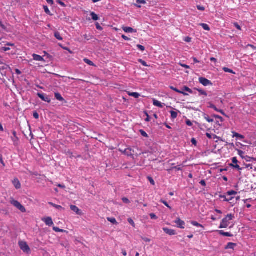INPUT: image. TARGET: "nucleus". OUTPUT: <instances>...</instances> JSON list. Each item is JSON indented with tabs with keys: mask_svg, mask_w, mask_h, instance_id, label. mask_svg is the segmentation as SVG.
<instances>
[{
	"mask_svg": "<svg viewBox=\"0 0 256 256\" xmlns=\"http://www.w3.org/2000/svg\"><path fill=\"white\" fill-rule=\"evenodd\" d=\"M234 215L232 214H228L224 218L219 226L220 228H226L230 224V221L234 218Z\"/></svg>",
	"mask_w": 256,
	"mask_h": 256,
	"instance_id": "f257e3e1",
	"label": "nucleus"
},
{
	"mask_svg": "<svg viewBox=\"0 0 256 256\" xmlns=\"http://www.w3.org/2000/svg\"><path fill=\"white\" fill-rule=\"evenodd\" d=\"M11 71L12 69L8 65L0 62V73L2 76H6L8 72Z\"/></svg>",
	"mask_w": 256,
	"mask_h": 256,
	"instance_id": "f03ea898",
	"label": "nucleus"
},
{
	"mask_svg": "<svg viewBox=\"0 0 256 256\" xmlns=\"http://www.w3.org/2000/svg\"><path fill=\"white\" fill-rule=\"evenodd\" d=\"M10 202L12 204L18 209L22 212H26V209L25 208L22 206L18 201L12 198L10 200Z\"/></svg>",
	"mask_w": 256,
	"mask_h": 256,
	"instance_id": "7ed1b4c3",
	"label": "nucleus"
},
{
	"mask_svg": "<svg viewBox=\"0 0 256 256\" xmlns=\"http://www.w3.org/2000/svg\"><path fill=\"white\" fill-rule=\"evenodd\" d=\"M232 164H230V166L233 168H236L238 170H242V168L238 165L237 164L238 162V160L236 157L232 158Z\"/></svg>",
	"mask_w": 256,
	"mask_h": 256,
	"instance_id": "20e7f679",
	"label": "nucleus"
},
{
	"mask_svg": "<svg viewBox=\"0 0 256 256\" xmlns=\"http://www.w3.org/2000/svg\"><path fill=\"white\" fill-rule=\"evenodd\" d=\"M19 245L21 250L24 252H30V248L27 244L24 242H19Z\"/></svg>",
	"mask_w": 256,
	"mask_h": 256,
	"instance_id": "39448f33",
	"label": "nucleus"
},
{
	"mask_svg": "<svg viewBox=\"0 0 256 256\" xmlns=\"http://www.w3.org/2000/svg\"><path fill=\"white\" fill-rule=\"evenodd\" d=\"M199 82L202 84L204 86H212V82L208 80L203 78L200 77L199 78Z\"/></svg>",
	"mask_w": 256,
	"mask_h": 256,
	"instance_id": "423d86ee",
	"label": "nucleus"
},
{
	"mask_svg": "<svg viewBox=\"0 0 256 256\" xmlns=\"http://www.w3.org/2000/svg\"><path fill=\"white\" fill-rule=\"evenodd\" d=\"M42 220L48 226H51L54 225V222L51 217L47 216L43 218H42Z\"/></svg>",
	"mask_w": 256,
	"mask_h": 256,
	"instance_id": "0eeeda50",
	"label": "nucleus"
},
{
	"mask_svg": "<svg viewBox=\"0 0 256 256\" xmlns=\"http://www.w3.org/2000/svg\"><path fill=\"white\" fill-rule=\"evenodd\" d=\"M38 96L44 102L49 103L51 101L50 98L44 94L38 93Z\"/></svg>",
	"mask_w": 256,
	"mask_h": 256,
	"instance_id": "6e6552de",
	"label": "nucleus"
},
{
	"mask_svg": "<svg viewBox=\"0 0 256 256\" xmlns=\"http://www.w3.org/2000/svg\"><path fill=\"white\" fill-rule=\"evenodd\" d=\"M174 222L176 224L177 226L180 228H184L185 222L184 221L180 220V218H178Z\"/></svg>",
	"mask_w": 256,
	"mask_h": 256,
	"instance_id": "1a4fd4ad",
	"label": "nucleus"
},
{
	"mask_svg": "<svg viewBox=\"0 0 256 256\" xmlns=\"http://www.w3.org/2000/svg\"><path fill=\"white\" fill-rule=\"evenodd\" d=\"M163 230L168 234L170 236H174L176 234V232L174 230L170 229L168 228H164Z\"/></svg>",
	"mask_w": 256,
	"mask_h": 256,
	"instance_id": "9d476101",
	"label": "nucleus"
},
{
	"mask_svg": "<svg viewBox=\"0 0 256 256\" xmlns=\"http://www.w3.org/2000/svg\"><path fill=\"white\" fill-rule=\"evenodd\" d=\"M12 183L16 189H20L21 188V184L17 178H16L12 180Z\"/></svg>",
	"mask_w": 256,
	"mask_h": 256,
	"instance_id": "9b49d317",
	"label": "nucleus"
},
{
	"mask_svg": "<svg viewBox=\"0 0 256 256\" xmlns=\"http://www.w3.org/2000/svg\"><path fill=\"white\" fill-rule=\"evenodd\" d=\"M70 209L74 211L76 213V214L78 215H82V211L76 206L72 205L70 206Z\"/></svg>",
	"mask_w": 256,
	"mask_h": 256,
	"instance_id": "f8f14e48",
	"label": "nucleus"
},
{
	"mask_svg": "<svg viewBox=\"0 0 256 256\" xmlns=\"http://www.w3.org/2000/svg\"><path fill=\"white\" fill-rule=\"evenodd\" d=\"M125 155L128 156H132L134 155V151L131 148H128L124 150L122 152Z\"/></svg>",
	"mask_w": 256,
	"mask_h": 256,
	"instance_id": "ddd939ff",
	"label": "nucleus"
},
{
	"mask_svg": "<svg viewBox=\"0 0 256 256\" xmlns=\"http://www.w3.org/2000/svg\"><path fill=\"white\" fill-rule=\"evenodd\" d=\"M152 101H153V104L154 106H158L160 108H162L165 105L164 104H162L161 102H159L158 100L156 99H153Z\"/></svg>",
	"mask_w": 256,
	"mask_h": 256,
	"instance_id": "4468645a",
	"label": "nucleus"
},
{
	"mask_svg": "<svg viewBox=\"0 0 256 256\" xmlns=\"http://www.w3.org/2000/svg\"><path fill=\"white\" fill-rule=\"evenodd\" d=\"M32 58H33V59L36 61L44 62V58L42 56H39L38 54H33Z\"/></svg>",
	"mask_w": 256,
	"mask_h": 256,
	"instance_id": "2eb2a0df",
	"label": "nucleus"
},
{
	"mask_svg": "<svg viewBox=\"0 0 256 256\" xmlns=\"http://www.w3.org/2000/svg\"><path fill=\"white\" fill-rule=\"evenodd\" d=\"M122 30L124 32L127 33L136 32V30L133 29L130 27H123Z\"/></svg>",
	"mask_w": 256,
	"mask_h": 256,
	"instance_id": "dca6fc26",
	"label": "nucleus"
},
{
	"mask_svg": "<svg viewBox=\"0 0 256 256\" xmlns=\"http://www.w3.org/2000/svg\"><path fill=\"white\" fill-rule=\"evenodd\" d=\"M232 134H233L232 137L233 138H236L240 140H242L244 138V136L236 132H232Z\"/></svg>",
	"mask_w": 256,
	"mask_h": 256,
	"instance_id": "f3484780",
	"label": "nucleus"
},
{
	"mask_svg": "<svg viewBox=\"0 0 256 256\" xmlns=\"http://www.w3.org/2000/svg\"><path fill=\"white\" fill-rule=\"evenodd\" d=\"M218 233L220 235L223 236H229V237H230V236H232V234H231L230 233L228 232H224L223 230H218Z\"/></svg>",
	"mask_w": 256,
	"mask_h": 256,
	"instance_id": "a211bd4d",
	"label": "nucleus"
},
{
	"mask_svg": "<svg viewBox=\"0 0 256 256\" xmlns=\"http://www.w3.org/2000/svg\"><path fill=\"white\" fill-rule=\"evenodd\" d=\"M236 246V244L232 242H228L225 248L226 250L232 249L234 250V247Z\"/></svg>",
	"mask_w": 256,
	"mask_h": 256,
	"instance_id": "6ab92c4d",
	"label": "nucleus"
},
{
	"mask_svg": "<svg viewBox=\"0 0 256 256\" xmlns=\"http://www.w3.org/2000/svg\"><path fill=\"white\" fill-rule=\"evenodd\" d=\"M170 88L171 90H174V91H175V92H177L178 93L182 94H184V96H188V95L186 93L178 89H177L176 88H174V87L172 86H170Z\"/></svg>",
	"mask_w": 256,
	"mask_h": 256,
	"instance_id": "aec40b11",
	"label": "nucleus"
},
{
	"mask_svg": "<svg viewBox=\"0 0 256 256\" xmlns=\"http://www.w3.org/2000/svg\"><path fill=\"white\" fill-rule=\"evenodd\" d=\"M128 96H133L136 98H138L140 96V94L138 93L135 92H128Z\"/></svg>",
	"mask_w": 256,
	"mask_h": 256,
	"instance_id": "412c9836",
	"label": "nucleus"
},
{
	"mask_svg": "<svg viewBox=\"0 0 256 256\" xmlns=\"http://www.w3.org/2000/svg\"><path fill=\"white\" fill-rule=\"evenodd\" d=\"M55 98H56L60 102H62L64 100V98L62 97V96L60 95V94L58 92H56L54 94Z\"/></svg>",
	"mask_w": 256,
	"mask_h": 256,
	"instance_id": "4be33fe9",
	"label": "nucleus"
},
{
	"mask_svg": "<svg viewBox=\"0 0 256 256\" xmlns=\"http://www.w3.org/2000/svg\"><path fill=\"white\" fill-rule=\"evenodd\" d=\"M48 204L60 210H62L64 209L62 206L56 204L52 202H49Z\"/></svg>",
	"mask_w": 256,
	"mask_h": 256,
	"instance_id": "5701e85b",
	"label": "nucleus"
},
{
	"mask_svg": "<svg viewBox=\"0 0 256 256\" xmlns=\"http://www.w3.org/2000/svg\"><path fill=\"white\" fill-rule=\"evenodd\" d=\"M190 224H191L192 226H196V227H198V228H204V226H203L202 224H200L198 223V222H196V221H191V222H190Z\"/></svg>",
	"mask_w": 256,
	"mask_h": 256,
	"instance_id": "b1692460",
	"label": "nucleus"
},
{
	"mask_svg": "<svg viewBox=\"0 0 256 256\" xmlns=\"http://www.w3.org/2000/svg\"><path fill=\"white\" fill-rule=\"evenodd\" d=\"M199 25L201 26H202V28L206 30H208V31H209L210 30V26H208V24H204V23H201V24H200Z\"/></svg>",
	"mask_w": 256,
	"mask_h": 256,
	"instance_id": "393cba45",
	"label": "nucleus"
},
{
	"mask_svg": "<svg viewBox=\"0 0 256 256\" xmlns=\"http://www.w3.org/2000/svg\"><path fill=\"white\" fill-rule=\"evenodd\" d=\"M52 228H53V230L56 232H61L68 233V232L66 230L60 229L58 227L54 226Z\"/></svg>",
	"mask_w": 256,
	"mask_h": 256,
	"instance_id": "a878e982",
	"label": "nucleus"
},
{
	"mask_svg": "<svg viewBox=\"0 0 256 256\" xmlns=\"http://www.w3.org/2000/svg\"><path fill=\"white\" fill-rule=\"evenodd\" d=\"M90 14L93 20H98L99 19L98 16L94 12H90Z\"/></svg>",
	"mask_w": 256,
	"mask_h": 256,
	"instance_id": "bb28decb",
	"label": "nucleus"
},
{
	"mask_svg": "<svg viewBox=\"0 0 256 256\" xmlns=\"http://www.w3.org/2000/svg\"><path fill=\"white\" fill-rule=\"evenodd\" d=\"M238 194V192L236 191L231 190H229L226 192V194L229 196H232L233 195H236Z\"/></svg>",
	"mask_w": 256,
	"mask_h": 256,
	"instance_id": "cd10ccee",
	"label": "nucleus"
},
{
	"mask_svg": "<svg viewBox=\"0 0 256 256\" xmlns=\"http://www.w3.org/2000/svg\"><path fill=\"white\" fill-rule=\"evenodd\" d=\"M107 219L108 222H110L111 223H112L113 224H118L116 220L114 218H108Z\"/></svg>",
	"mask_w": 256,
	"mask_h": 256,
	"instance_id": "c85d7f7f",
	"label": "nucleus"
},
{
	"mask_svg": "<svg viewBox=\"0 0 256 256\" xmlns=\"http://www.w3.org/2000/svg\"><path fill=\"white\" fill-rule=\"evenodd\" d=\"M84 61L90 66H94V62L88 58H84Z\"/></svg>",
	"mask_w": 256,
	"mask_h": 256,
	"instance_id": "c756f323",
	"label": "nucleus"
},
{
	"mask_svg": "<svg viewBox=\"0 0 256 256\" xmlns=\"http://www.w3.org/2000/svg\"><path fill=\"white\" fill-rule=\"evenodd\" d=\"M222 70L226 72H228V73H230V74H235V72L232 70L228 68L224 67V68H223Z\"/></svg>",
	"mask_w": 256,
	"mask_h": 256,
	"instance_id": "7c9ffc66",
	"label": "nucleus"
},
{
	"mask_svg": "<svg viewBox=\"0 0 256 256\" xmlns=\"http://www.w3.org/2000/svg\"><path fill=\"white\" fill-rule=\"evenodd\" d=\"M170 113L171 114V118H172L175 119V118H177V116H178V112H176L170 111Z\"/></svg>",
	"mask_w": 256,
	"mask_h": 256,
	"instance_id": "2f4dec72",
	"label": "nucleus"
},
{
	"mask_svg": "<svg viewBox=\"0 0 256 256\" xmlns=\"http://www.w3.org/2000/svg\"><path fill=\"white\" fill-rule=\"evenodd\" d=\"M54 36L55 38L60 40H62V38L61 36L60 32H56L54 33Z\"/></svg>",
	"mask_w": 256,
	"mask_h": 256,
	"instance_id": "473e14b6",
	"label": "nucleus"
},
{
	"mask_svg": "<svg viewBox=\"0 0 256 256\" xmlns=\"http://www.w3.org/2000/svg\"><path fill=\"white\" fill-rule=\"evenodd\" d=\"M140 132L141 134V135L142 136H143L144 137H145V138H148V134H147V133L144 132V130H140Z\"/></svg>",
	"mask_w": 256,
	"mask_h": 256,
	"instance_id": "72a5a7b5",
	"label": "nucleus"
},
{
	"mask_svg": "<svg viewBox=\"0 0 256 256\" xmlns=\"http://www.w3.org/2000/svg\"><path fill=\"white\" fill-rule=\"evenodd\" d=\"M128 222L132 226V227L134 228L136 226L135 223L134 221L131 218H128Z\"/></svg>",
	"mask_w": 256,
	"mask_h": 256,
	"instance_id": "f704fd0d",
	"label": "nucleus"
},
{
	"mask_svg": "<svg viewBox=\"0 0 256 256\" xmlns=\"http://www.w3.org/2000/svg\"><path fill=\"white\" fill-rule=\"evenodd\" d=\"M204 118L208 122H214V120L210 118L208 116H204Z\"/></svg>",
	"mask_w": 256,
	"mask_h": 256,
	"instance_id": "c9c22d12",
	"label": "nucleus"
},
{
	"mask_svg": "<svg viewBox=\"0 0 256 256\" xmlns=\"http://www.w3.org/2000/svg\"><path fill=\"white\" fill-rule=\"evenodd\" d=\"M44 12L46 14H49V15H50V10H49L48 7L46 6H44Z\"/></svg>",
	"mask_w": 256,
	"mask_h": 256,
	"instance_id": "e433bc0d",
	"label": "nucleus"
},
{
	"mask_svg": "<svg viewBox=\"0 0 256 256\" xmlns=\"http://www.w3.org/2000/svg\"><path fill=\"white\" fill-rule=\"evenodd\" d=\"M219 198H220L223 199V202H228V198L226 196V195H222L220 194L219 196Z\"/></svg>",
	"mask_w": 256,
	"mask_h": 256,
	"instance_id": "4c0bfd02",
	"label": "nucleus"
},
{
	"mask_svg": "<svg viewBox=\"0 0 256 256\" xmlns=\"http://www.w3.org/2000/svg\"><path fill=\"white\" fill-rule=\"evenodd\" d=\"M160 202L164 204L166 207L169 208L170 210L172 209V208L169 206V204H168V203L166 201H165L164 200H161Z\"/></svg>",
	"mask_w": 256,
	"mask_h": 256,
	"instance_id": "58836bf2",
	"label": "nucleus"
},
{
	"mask_svg": "<svg viewBox=\"0 0 256 256\" xmlns=\"http://www.w3.org/2000/svg\"><path fill=\"white\" fill-rule=\"evenodd\" d=\"M197 90L200 93V94L204 95L205 96H207L206 92L202 90V89H198Z\"/></svg>",
	"mask_w": 256,
	"mask_h": 256,
	"instance_id": "ea45409f",
	"label": "nucleus"
},
{
	"mask_svg": "<svg viewBox=\"0 0 256 256\" xmlns=\"http://www.w3.org/2000/svg\"><path fill=\"white\" fill-rule=\"evenodd\" d=\"M184 90L185 91H186V92H189L190 94H192V90L190 88H189L187 87V86H184Z\"/></svg>",
	"mask_w": 256,
	"mask_h": 256,
	"instance_id": "a19ab883",
	"label": "nucleus"
},
{
	"mask_svg": "<svg viewBox=\"0 0 256 256\" xmlns=\"http://www.w3.org/2000/svg\"><path fill=\"white\" fill-rule=\"evenodd\" d=\"M151 219L156 220L158 218V216L154 213H152L150 214Z\"/></svg>",
	"mask_w": 256,
	"mask_h": 256,
	"instance_id": "79ce46f5",
	"label": "nucleus"
},
{
	"mask_svg": "<svg viewBox=\"0 0 256 256\" xmlns=\"http://www.w3.org/2000/svg\"><path fill=\"white\" fill-rule=\"evenodd\" d=\"M137 48L140 50L141 51L143 52L144 50H145V48L144 46H142V45H140V44H138L137 45Z\"/></svg>",
	"mask_w": 256,
	"mask_h": 256,
	"instance_id": "37998d69",
	"label": "nucleus"
},
{
	"mask_svg": "<svg viewBox=\"0 0 256 256\" xmlns=\"http://www.w3.org/2000/svg\"><path fill=\"white\" fill-rule=\"evenodd\" d=\"M122 200L123 202L126 204H130V200L126 198H122Z\"/></svg>",
	"mask_w": 256,
	"mask_h": 256,
	"instance_id": "c03bdc74",
	"label": "nucleus"
},
{
	"mask_svg": "<svg viewBox=\"0 0 256 256\" xmlns=\"http://www.w3.org/2000/svg\"><path fill=\"white\" fill-rule=\"evenodd\" d=\"M96 28L100 30H102V28L98 22L96 24Z\"/></svg>",
	"mask_w": 256,
	"mask_h": 256,
	"instance_id": "a18cd8bd",
	"label": "nucleus"
},
{
	"mask_svg": "<svg viewBox=\"0 0 256 256\" xmlns=\"http://www.w3.org/2000/svg\"><path fill=\"white\" fill-rule=\"evenodd\" d=\"M184 40L187 42H190L192 41V38L189 36H187L184 38Z\"/></svg>",
	"mask_w": 256,
	"mask_h": 256,
	"instance_id": "49530a36",
	"label": "nucleus"
},
{
	"mask_svg": "<svg viewBox=\"0 0 256 256\" xmlns=\"http://www.w3.org/2000/svg\"><path fill=\"white\" fill-rule=\"evenodd\" d=\"M186 124L187 126H192V122L189 120H186Z\"/></svg>",
	"mask_w": 256,
	"mask_h": 256,
	"instance_id": "de8ad7c7",
	"label": "nucleus"
},
{
	"mask_svg": "<svg viewBox=\"0 0 256 256\" xmlns=\"http://www.w3.org/2000/svg\"><path fill=\"white\" fill-rule=\"evenodd\" d=\"M136 2L138 4H146V1H145L144 0H137Z\"/></svg>",
	"mask_w": 256,
	"mask_h": 256,
	"instance_id": "09e8293b",
	"label": "nucleus"
},
{
	"mask_svg": "<svg viewBox=\"0 0 256 256\" xmlns=\"http://www.w3.org/2000/svg\"><path fill=\"white\" fill-rule=\"evenodd\" d=\"M142 239L146 242H150V239L148 238H146V237H144V238H142Z\"/></svg>",
	"mask_w": 256,
	"mask_h": 256,
	"instance_id": "8fccbe9b",
	"label": "nucleus"
},
{
	"mask_svg": "<svg viewBox=\"0 0 256 256\" xmlns=\"http://www.w3.org/2000/svg\"><path fill=\"white\" fill-rule=\"evenodd\" d=\"M46 0V2H48V4H50L51 6L53 5L54 4L53 0Z\"/></svg>",
	"mask_w": 256,
	"mask_h": 256,
	"instance_id": "3c124183",
	"label": "nucleus"
},
{
	"mask_svg": "<svg viewBox=\"0 0 256 256\" xmlns=\"http://www.w3.org/2000/svg\"><path fill=\"white\" fill-rule=\"evenodd\" d=\"M214 117H215L216 118L220 120L222 122L223 120V118L222 116H218V115H214Z\"/></svg>",
	"mask_w": 256,
	"mask_h": 256,
	"instance_id": "603ef678",
	"label": "nucleus"
},
{
	"mask_svg": "<svg viewBox=\"0 0 256 256\" xmlns=\"http://www.w3.org/2000/svg\"><path fill=\"white\" fill-rule=\"evenodd\" d=\"M197 8L198 10L203 11L204 10V8L202 6H198Z\"/></svg>",
	"mask_w": 256,
	"mask_h": 256,
	"instance_id": "864d4df0",
	"label": "nucleus"
},
{
	"mask_svg": "<svg viewBox=\"0 0 256 256\" xmlns=\"http://www.w3.org/2000/svg\"><path fill=\"white\" fill-rule=\"evenodd\" d=\"M33 116L36 119H38L39 118V114L36 112H34Z\"/></svg>",
	"mask_w": 256,
	"mask_h": 256,
	"instance_id": "5fc2aeb1",
	"label": "nucleus"
},
{
	"mask_svg": "<svg viewBox=\"0 0 256 256\" xmlns=\"http://www.w3.org/2000/svg\"><path fill=\"white\" fill-rule=\"evenodd\" d=\"M57 2L62 6H65L66 5L62 2L60 1V0H57Z\"/></svg>",
	"mask_w": 256,
	"mask_h": 256,
	"instance_id": "6e6d98bb",
	"label": "nucleus"
},
{
	"mask_svg": "<svg viewBox=\"0 0 256 256\" xmlns=\"http://www.w3.org/2000/svg\"><path fill=\"white\" fill-rule=\"evenodd\" d=\"M200 184L204 186H206V182L204 180H202L200 182Z\"/></svg>",
	"mask_w": 256,
	"mask_h": 256,
	"instance_id": "4d7b16f0",
	"label": "nucleus"
},
{
	"mask_svg": "<svg viewBox=\"0 0 256 256\" xmlns=\"http://www.w3.org/2000/svg\"><path fill=\"white\" fill-rule=\"evenodd\" d=\"M172 168L176 170H182V168L180 166H176Z\"/></svg>",
	"mask_w": 256,
	"mask_h": 256,
	"instance_id": "13d9d810",
	"label": "nucleus"
},
{
	"mask_svg": "<svg viewBox=\"0 0 256 256\" xmlns=\"http://www.w3.org/2000/svg\"><path fill=\"white\" fill-rule=\"evenodd\" d=\"M122 37L124 40H130V38H129L128 36H126L125 35H122Z\"/></svg>",
	"mask_w": 256,
	"mask_h": 256,
	"instance_id": "bf43d9fd",
	"label": "nucleus"
},
{
	"mask_svg": "<svg viewBox=\"0 0 256 256\" xmlns=\"http://www.w3.org/2000/svg\"><path fill=\"white\" fill-rule=\"evenodd\" d=\"M2 50L4 52H6L10 50V48L8 47H3L2 48Z\"/></svg>",
	"mask_w": 256,
	"mask_h": 256,
	"instance_id": "052dcab7",
	"label": "nucleus"
},
{
	"mask_svg": "<svg viewBox=\"0 0 256 256\" xmlns=\"http://www.w3.org/2000/svg\"><path fill=\"white\" fill-rule=\"evenodd\" d=\"M180 65L183 68H190V66H188L186 64H180Z\"/></svg>",
	"mask_w": 256,
	"mask_h": 256,
	"instance_id": "680f3d73",
	"label": "nucleus"
},
{
	"mask_svg": "<svg viewBox=\"0 0 256 256\" xmlns=\"http://www.w3.org/2000/svg\"><path fill=\"white\" fill-rule=\"evenodd\" d=\"M146 116H147V117H146V118L145 120H146V122H150V116H148V114L147 113H146Z\"/></svg>",
	"mask_w": 256,
	"mask_h": 256,
	"instance_id": "e2e57ef3",
	"label": "nucleus"
},
{
	"mask_svg": "<svg viewBox=\"0 0 256 256\" xmlns=\"http://www.w3.org/2000/svg\"><path fill=\"white\" fill-rule=\"evenodd\" d=\"M238 154L240 156H242V155L244 154V152L242 150H238Z\"/></svg>",
	"mask_w": 256,
	"mask_h": 256,
	"instance_id": "0e129e2a",
	"label": "nucleus"
},
{
	"mask_svg": "<svg viewBox=\"0 0 256 256\" xmlns=\"http://www.w3.org/2000/svg\"><path fill=\"white\" fill-rule=\"evenodd\" d=\"M206 136L209 138H212V136H213V135L212 134H211L209 133H206Z\"/></svg>",
	"mask_w": 256,
	"mask_h": 256,
	"instance_id": "69168bd1",
	"label": "nucleus"
},
{
	"mask_svg": "<svg viewBox=\"0 0 256 256\" xmlns=\"http://www.w3.org/2000/svg\"><path fill=\"white\" fill-rule=\"evenodd\" d=\"M149 180H150V182L151 184H152V185H154V180L151 178H149Z\"/></svg>",
	"mask_w": 256,
	"mask_h": 256,
	"instance_id": "338daca9",
	"label": "nucleus"
},
{
	"mask_svg": "<svg viewBox=\"0 0 256 256\" xmlns=\"http://www.w3.org/2000/svg\"><path fill=\"white\" fill-rule=\"evenodd\" d=\"M246 168H250V169H252V164H247L246 165Z\"/></svg>",
	"mask_w": 256,
	"mask_h": 256,
	"instance_id": "774afa93",
	"label": "nucleus"
}]
</instances>
